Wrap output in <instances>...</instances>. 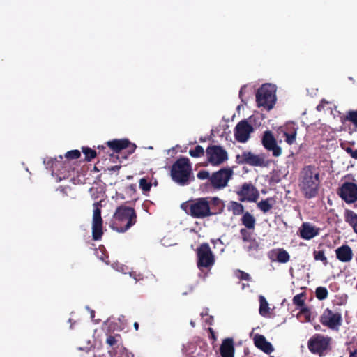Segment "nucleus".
<instances>
[{
	"label": "nucleus",
	"mask_w": 357,
	"mask_h": 357,
	"mask_svg": "<svg viewBox=\"0 0 357 357\" xmlns=\"http://www.w3.org/2000/svg\"><path fill=\"white\" fill-rule=\"evenodd\" d=\"M344 120L352 123L357 127V109L348 111L347 114L344 116Z\"/></svg>",
	"instance_id": "obj_33"
},
{
	"label": "nucleus",
	"mask_w": 357,
	"mask_h": 357,
	"mask_svg": "<svg viewBox=\"0 0 357 357\" xmlns=\"http://www.w3.org/2000/svg\"><path fill=\"white\" fill-rule=\"evenodd\" d=\"M211 210H212L213 215L220 214L225 208L222 200L216 197L211 199Z\"/></svg>",
	"instance_id": "obj_30"
},
{
	"label": "nucleus",
	"mask_w": 357,
	"mask_h": 357,
	"mask_svg": "<svg viewBox=\"0 0 357 357\" xmlns=\"http://www.w3.org/2000/svg\"><path fill=\"white\" fill-rule=\"evenodd\" d=\"M107 144L116 153H119L123 149H127L128 154L133 153L137 147L135 144L131 143L128 139L108 141Z\"/></svg>",
	"instance_id": "obj_18"
},
{
	"label": "nucleus",
	"mask_w": 357,
	"mask_h": 357,
	"mask_svg": "<svg viewBox=\"0 0 357 357\" xmlns=\"http://www.w3.org/2000/svg\"><path fill=\"white\" fill-rule=\"evenodd\" d=\"M344 219L357 234V214L351 210H346Z\"/></svg>",
	"instance_id": "obj_28"
},
{
	"label": "nucleus",
	"mask_w": 357,
	"mask_h": 357,
	"mask_svg": "<svg viewBox=\"0 0 357 357\" xmlns=\"http://www.w3.org/2000/svg\"><path fill=\"white\" fill-rule=\"evenodd\" d=\"M213 320V317L212 316H211L209 317V320L207 321V322L209 324H212V321Z\"/></svg>",
	"instance_id": "obj_52"
},
{
	"label": "nucleus",
	"mask_w": 357,
	"mask_h": 357,
	"mask_svg": "<svg viewBox=\"0 0 357 357\" xmlns=\"http://www.w3.org/2000/svg\"><path fill=\"white\" fill-rule=\"evenodd\" d=\"M298 127L294 122H287L284 126V136L285 137V142L291 145L296 142L297 135Z\"/></svg>",
	"instance_id": "obj_20"
},
{
	"label": "nucleus",
	"mask_w": 357,
	"mask_h": 357,
	"mask_svg": "<svg viewBox=\"0 0 357 357\" xmlns=\"http://www.w3.org/2000/svg\"><path fill=\"white\" fill-rule=\"evenodd\" d=\"M328 292L326 287H318L316 289L315 295L319 300L321 301L326 299L328 297Z\"/></svg>",
	"instance_id": "obj_36"
},
{
	"label": "nucleus",
	"mask_w": 357,
	"mask_h": 357,
	"mask_svg": "<svg viewBox=\"0 0 357 357\" xmlns=\"http://www.w3.org/2000/svg\"><path fill=\"white\" fill-rule=\"evenodd\" d=\"M345 151L347 153H349L353 158L357 159V149L353 150L351 147H347Z\"/></svg>",
	"instance_id": "obj_45"
},
{
	"label": "nucleus",
	"mask_w": 357,
	"mask_h": 357,
	"mask_svg": "<svg viewBox=\"0 0 357 357\" xmlns=\"http://www.w3.org/2000/svg\"><path fill=\"white\" fill-rule=\"evenodd\" d=\"M298 187L305 199L314 198L318 195L320 187L319 169L312 165L305 166L300 172Z\"/></svg>",
	"instance_id": "obj_1"
},
{
	"label": "nucleus",
	"mask_w": 357,
	"mask_h": 357,
	"mask_svg": "<svg viewBox=\"0 0 357 357\" xmlns=\"http://www.w3.org/2000/svg\"><path fill=\"white\" fill-rule=\"evenodd\" d=\"M197 176L198 178L201 179V180H204V179H206V178H209L210 179V174H209V172L206 170H201L199 171L197 174Z\"/></svg>",
	"instance_id": "obj_43"
},
{
	"label": "nucleus",
	"mask_w": 357,
	"mask_h": 357,
	"mask_svg": "<svg viewBox=\"0 0 357 357\" xmlns=\"http://www.w3.org/2000/svg\"><path fill=\"white\" fill-rule=\"evenodd\" d=\"M137 222V213L132 207L121 205L118 206L113 215L111 229L119 233H124Z\"/></svg>",
	"instance_id": "obj_2"
},
{
	"label": "nucleus",
	"mask_w": 357,
	"mask_h": 357,
	"mask_svg": "<svg viewBox=\"0 0 357 357\" xmlns=\"http://www.w3.org/2000/svg\"><path fill=\"white\" fill-rule=\"evenodd\" d=\"M337 193L346 203L353 204L357 201V184L344 182L337 189Z\"/></svg>",
	"instance_id": "obj_13"
},
{
	"label": "nucleus",
	"mask_w": 357,
	"mask_h": 357,
	"mask_svg": "<svg viewBox=\"0 0 357 357\" xmlns=\"http://www.w3.org/2000/svg\"><path fill=\"white\" fill-rule=\"evenodd\" d=\"M301 313L303 314V315H305L307 321L310 320L311 312L308 307H303L301 310Z\"/></svg>",
	"instance_id": "obj_44"
},
{
	"label": "nucleus",
	"mask_w": 357,
	"mask_h": 357,
	"mask_svg": "<svg viewBox=\"0 0 357 357\" xmlns=\"http://www.w3.org/2000/svg\"><path fill=\"white\" fill-rule=\"evenodd\" d=\"M320 229L309 222H303L299 228V236L305 240H310L319 234Z\"/></svg>",
	"instance_id": "obj_19"
},
{
	"label": "nucleus",
	"mask_w": 357,
	"mask_h": 357,
	"mask_svg": "<svg viewBox=\"0 0 357 357\" xmlns=\"http://www.w3.org/2000/svg\"><path fill=\"white\" fill-rule=\"evenodd\" d=\"M313 257L314 260L321 261L324 266L328 264V260L324 250H314Z\"/></svg>",
	"instance_id": "obj_34"
},
{
	"label": "nucleus",
	"mask_w": 357,
	"mask_h": 357,
	"mask_svg": "<svg viewBox=\"0 0 357 357\" xmlns=\"http://www.w3.org/2000/svg\"><path fill=\"white\" fill-rule=\"evenodd\" d=\"M139 188L144 192H149L151 188V183L146 178L139 180Z\"/></svg>",
	"instance_id": "obj_38"
},
{
	"label": "nucleus",
	"mask_w": 357,
	"mask_h": 357,
	"mask_svg": "<svg viewBox=\"0 0 357 357\" xmlns=\"http://www.w3.org/2000/svg\"><path fill=\"white\" fill-rule=\"evenodd\" d=\"M259 312L262 317H266L269 313L268 303L264 296H259Z\"/></svg>",
	"instance_id": "obj_31"
},
{
	"label": "nucleus",
	"mask_w": 357,
	"mask_h": 357,
	"mask_svg": "<svg viewBox=\"0 0 357 357\" xmlns=\"http://www.w3.org/2000/svg\"><path fill=\"white\" fill-rule=\"evenodd\" d=\"M185 212L196 219H204L213 215L211 204L207 197H201L188 201L181 204Z\"/></svg>",
	"instance_id": "obj_4"
},
{
	"label": "nucleus",
	"mask_w": 357,
	"mask_h": 357,
	"mask_svg": "<svg viewBox=\"0 0 357 357\" xmlns=\"http://www.w3.org/2000/svg\"><path fill=\"white\" fill-rule=\"evenodd\" d=\"M82 152L85 155V160L86 161H91L93 159H94L97 156V153L95 150L89 148V147H82Z\"/></svg>",
	"instance_id": "obj_32"
},
{
	"label": "nucleus",
	"mask_w": 357,
	"mask_h": 357,
	"mask_svg": "<svg viewBox=\"0 0 357 357\" xmlns=\"http://www.w3.org/2000/svg\"><path fill=\"white\" fill-rule=\"evenodd\" d=\"M322 325L331 329H337L342 324V316L338 312H333L331 310L326 308L320 317L319 319Z\"/></svg>",
	"instance_id": "obj_15"
},
{
	"label": "nucleus",
	"mask_w": 357,
	"mask_h": 357,
	"mask_svg": "<svg viewBox=\"0 0 357 357\" xmlns=\"http://www.w3.org/2000/svg\"><path fill=\"white\" fill-rule=\"evenodd\" d=\"M331 337L315 334L309 339L307 347L311 353L323 356L331 350Z\"/></svg>",
	"instance_id": "obj_7"
},
{
	"label": "nucleus",
	"mask_w": 357,
	"mask_h": 357,
	"mask_svg": "<svg viewBox=\"0 0 357 357\" xmlns=\"http://www.w3.org/2000/svg\"><path fill=\"white\" fill-rule=\"evenodd\" d=\"M59 160L55 158H48L45 160L47 168H50L52 172H55L60 178H68L71 175V172H74V168L72 167L70 161L63 160L62 155H59Z\"/></svg>",
	"instance_id": "obj_6"
},
{
	"label": "nucleus",
	"mask_w": 357,
	"mask_h": 357,
	"mask_svg": "<svg viewBox=\"0 0 357 357\" xmlns=\"http://www.w3.org/2000/svg\"><path fill=\"white\" fill-rule=\"evenodd\" d=\"M221 357H234L235 348L232 338L228 337L222 340L220 347Z\"/></svg>",
	"instance_id": "obj_22"
},
{
	"label": "nucleus",
	"mask_w": 357,
	"mask_h": 357,
	"mask_svg": "<svg viewBox=\"0 0 357 357\" xmlns=\"http://www.w3.org/2000/svg\"><path fill=\"white\" fill-rule=\"evenodd\" d=\"M293 303L298 307H304L305 305V294L301 293L296 295L293 298Z\"/></svg>",
	"instance_id": "obj_37"
},
{
	"label": "nucleus",
	"mask_w": 357,
	"mask_h": 357,
	"mask_svg": "<svg viewBox=\"0 0 357 357\" xmlns=\"http://www.w3.org/2000/svg\"><path fill=\"white\" fill-rule=\"evenodd\" d=\"M254 128L247 119L239 121L234 128V137L237 142L245 143L250 137Z\"/></svg>",
	"instance_id": "obj_14"
},
{
	"label": "nucleus",
	"mask_w": 357,
	"mask_h": 357,
	"mask_svg": "<svg viewBox=\"0 0 357 357\" xmlns=\"http://www.w3.org/2000/svg\"><path fill=\"white\" fill-rule=\"evenodd\" d=\"M120 168H121L120 165H114V166L111 167L109 169L111 171L115 172V171L119 170Z\"/></svg>",
	"instance_id": "obj_49"
},
{
	"label": "nucleus",
	"mask_w": 357,
	"mask_h": 357,
	"mask_svg": "<svg viewBox=\"0 0 357 357\" xmlns=\"http://www.w3.org/2000/svg\"><path fill=\"white\" fill-rule=\"evenodd\" d=\"M275 96L274 86L271 84H263L257 91L256 102L259 107H263L270 110L275 105Z\"/></svg>",
	"instance_id": "obj_5"
},
{
	"label": "nucleus",
	"mask_w": 357,
	"mask_h": 357,
	"mask_svg": "<svg viewBox=\"0 0 357 357\" xmlns=\"http://www.w3.org/2000/svg\"><path fill=\"white\" fill-rule=\"evenodd\" d=\"M116 356L117 355L113 354L112 351H109L107 354H102V355L100 354L98 356L94 355L93 357H116Z\"/></svg>",
	"instance_id": "obj_46"
},
{
	"label": "nucleus",
	"mask_w": 357,
	"mask_h": 357,
	"mask_svg": "<svg viewBox=\"0 0 357 357\" xmlns=\"http://www.w3.org/2000/svg\"><path fill=\"white\" fill-rule=\"evenodd\" d=\"M250 245L247 248V251L249 252H257L259 248V244L256 239H254L249 242Z\"/></svg>",
	"instance_id": "obj_41"
},
{
	"label": "nucleus",
	"mask_w": 357,
	"mask_h": 357,
	"mask_svg": "<svg viewBox=\"0 0 357 357\" xmlns=\"http://www.w3.org/2000/svg\"><path fill=\"white\" fill-rule=\"evenodd\" d=\"M192 166L190 160L186 157L177 159L172 165L170 176L172 179L180 185H188L194 177H192Z\"/></svg>",
	"instance_id": "obj_3"
},
{
	"label": "nucleus",
	"mask_w": 357,
	"mask_h": 357,
	"mask_svg": "<svg viewBox=\"0 0 357 357\" xmlns=\"http://www.w3.org/2000/svg\"><path fill=\"white\" fill-rule=\"evenodd\" d=\"M94 314V311H92V312H91V317H93V316H94V314Z\"/></svg>",
	"instance_id": "obj_53"
},
{
	"label": "nucleus",
	"mask_w": 357,
	"mask_h": 357,
	"mask_svg": "<svg viewBox=\"0 0 357 357\" xmlns=\"http://www.w3.org/2000/svg\"><path fill=\"white\" fill-rule=\"evenodd\" d=\"M133 326L136 331L139 329V324L137 322H135Z\"/></svg>",
	"instance_id": "obj_51"
},
{
	"label": "nucleus",
	"mask_w": 357,
	"mask_h": 357,
	"mask_svg": "<svg viewBox=\"0 0 357 357\" xmlns=\"http://www.w3.org/2000/svg\"><path fill=\"white\" fill-rule=\"evenodd\" d=\"M100 148H101V149H105V147H104L103 146H98V149H100Z\"/></svg>",
	"instance_id": "obj_54"
},
{
	"label": "nucleus",
	"mask_w": 357,
	"mask_h": 357,
	"mask_svg": "<svg viewBox=\"0 0 357 357\" xmlns=\"http://www.w3.org/2000/svg\"><path fill=\"white\" fill-rule=\"evenodd\" d=\"M254 343L258 349L267 354H270L274 350L272 344L266 340L263 335H256L254 337Z\"/></svg>",
	"instance_id": "obj_23"
},
{
	"label": "nucleus",
	"mask_w": 357,
	"mask_h": 357,
	"mask_svg": "<svg viewBox=\"0 0 357 357\" xmlns=\"http://www.w3.org/2000/svg\"><path fill=\"white\" fill-rule=\"evenodd\" d=\"M240 202H257L259 197L257 188L251 183H244L236 191Z\"/></svg>",
	"instance_id": "obj_12"
},
{
	"label": "nucleus",
	"mask_w": 357,
	"mask_h": 357,
	"mask_svg": "<svg viewBox=\"0 0 357 357\" xmlns=\"http://www.w3.org/2000/svg\"><path fill=\"white\" fill-rule=\"evenodd\" d=\"M208 331L210 333L211 338L213 339L214 341L216 340V335L215 334V331H213V329L212 328H208Z\"/></svg>",
	"instance_id": "obj_47"
},
{
	"label": "nucleus",
	"mask_w": 357,
	"mask_h": 357,
	"mask_svg": "<svg viewBox=\"0 0 357 357\" xmlns=\"http://www.w3.org/2000/svg\"><path fill=\"white\" fill-rule=\"evenodd\" d=\"M349 357H357V349L353 351H349Z\"/></svg>",
	"instance_id": "obj_48"
},
{
	"label": "nucleus",
	"mask_w": 357,
	"mask_h": 357,
	"mask_svg": "<svg viewBox=\"0 0 357 357\" xmlns=\"http://www.w3.org/2000/svg\"><path fill=\"white\" fill-rule=\"evenodd\" d=\"M238 164H247L251 166L263 167L265 165L264 158L261 155H255L250 151H243L236 156Z\"/></svg>",
	"instance_id": "obj_16"
},
{
	"label": "nucleus",
	"mask_w": 357,
	"mask_h": 357,
	"mask_svg": "<svg viewBox=\"0 0 357 357\" xmlns=\"http://www.w3.org/2000/svg\"><path fill=\"white\" fill-rule=\"evenodd\" d=\"M106 343L109 345L112 348L110 351L114 355H119V351H120V349H126L121 343V337L120 335H109L106 339ZM121 352H119L120 354Z\"/></svg>",
	"instance_id": "obj_24"
},
{
	"label": "nucleus",
	"mask_w": 357,
	"mask_h": 357,
	"mask_svg": "<svg viewBox=\"0 0 357 357\" xmlns=\"http://www.w3.org/2000/svg\"><path fill=\"white\" fill-rule=\"evenodd\" d=\"M189 154L192 158H199L204 155V150L200 145H197L194 149L189 151Z\"/></svg>",
	"instance_id": "obj_35"
},
{
	"label": "nucleus",
	"mask_w": 357,
	"mask_h": 357,
	"mask_svg": "<svg viewBox=\"0 0 357 357\" xmlns=\"http://www.w3.org/2000/svg\"><path fill=\"white\" fill-rule=\"evenodd\" d=\"M80 155H81V153L79 150H72V151H68L66 153L65 157H66V159L67 161H70V160L79 158L80 157Z\"/></svg>",
	"instance_id": "obj_40"
},
{
	"label": "nucleus",
	"mask_w": 357,
	"mask_h": 357,
	"mask_svg": "<svg viewBox=\"0 0 357 357\" xmlns=\"http://www.w3.org/2000/svg\"><path fill=\"white\" fill-rule=\"evenodd\" d=\"M206 153L208 162L213 166L220 165L228 160L227 151L220 146H208Z\"/></svg>",
	"instance_id": "obj_10"
},
{
	"label": "nucleus",
	"mask_w": 357,
	"mask_h": 357,
	"mask_svg": "<svg viewBox=\"0 0 357 357\" xmlns=\"http://www.w3.org/2000/svg\"><path fill=\"white\" fill-rule=\"evenodd\" d=\"M232 175L233 171L231 168H222L211 174L210 183L215 189H222L227 185L228 181Z\"/></svg>",
	"instance_id": "obj_9"
},
{
	"label": "nucleus",
	"mask_w": 357,
	"mask_h": 357,
	"mask_svg": "<svg viewBox=\"0 0 357 357\" xmlns=\"http://www.w3.org/2000/svg\"><path fill=\"white\" fill-rule=\"evenodd\" d=\"M261 143L266 150L272 151L274 157H278L282 154V149L278 146L276 139L271 131L266 130L264 132Z\"/></svg>",
	"instance_id": "obj_17"
},
{
	"label": "nucleus",
	"mask_w": 357,
	"mask_h": 357,
	"mask_svg": "<svg viewBox=\"0 0 357 357\" xmlns=\"http://www.w3.org/2000/svg\"><path fill=\"white\" fill-rule=\"evenodd\" d=\"M276 257L275 260L280 263H287L289 261L290 256L287 251L283 248L272 250L268 252V257L271 260L274 261L273 257Z\"/></svg>",
	"instance_id": "obj_25"
},
{
	"label": "nucleus",
	"mask_w": 357,
	"mask_h": 357,
	"mask_svg": "<svg viewBox=\"0 0 357 357\" xmlns=\"http://www.w3.org/2000/svg\"><path fill=\"white\" fill-rule=\"evenodd\" d=\"M197 262L199 269L211 268L215 264L214 255L207 243H202L197 248Z\"/></svg>",
	"instance_id": "obj_8"
},
{
	"label": "nucleus",
	"mask_w": 357,
	"mask_h": 357,
	"mask_svg": "<svg viewBox=\"0 0 357 357\" xmlns=\"http://www.w3.org/2000/svg\"><path fill=\"white\" fill-rule=\"evenodd\" d=\"M240 234L241 235V238L243 242H250L255 239L252 236V234L248 231V229L241 228L240 229Z\"/></svg>",
	"instance_id": "obj_39"
},
{
	"label": "nucleus",
	"mask_w": 357,
	"mask_h": 357,
	"mask_svg": "<svg viewBox=\"0 0 357 357\" xmlns=\"http://www.w3.org/2000/svg\"><path fill=\"white\" fill-rule=\"evenodd\" d=\"M227 210L235 216L244 213V206L241 203L236 201H230L227 204Z\"/></svg>",
	"instance_id": "obj_29"
},
{
	"label": "nucleus",
	"mask_w": 357,
	"mask_h": 357,
	"mask_svg": "<svg viewBox=\"0 0 357 357\" xmlns=\"http://www.w3.org/2000/svg\"><path fill=\"white\" fill-rule=\"evenodd\" d=\"M336 258L341 262H349L353 257V251L348 245H342L335 250Z\"/></svg>",
	"instance_id": "obj_21"
},
{
	"label": "nucleus",
	"mask_w": 357,
	"mask_h": 357,
	"mask_svg": "<svg viewBox=\"0 0 357 357\" xmlns=\"http://www.w3.org/2000/svg\"><path fill=\"white\" fill-rule=\"evenodd\" d=\"M275 199L273 197H268L262 199L257 203V207L263 213H268L272 208L275 203Z\"/></svg>",
	"instance_id": "obj_27"
},
{
	"label": "nucleus",
	"mask_w": 357,
	"mask_h": 357,
	"mask_svg": "<svg viewBox=\"0 0 357 357\" xmlns=\"http://www.w3.org/2000/svg\"><path fill=\"white\" fill-rule=\"evenodd\" d=\"M241 224L245 229L253 230L256 225V219L250 212L246 211L242 215L241 218Z\"/></svg>",
	"instance_id": "obj_26"
},
{
	"label": "nucleus",
	"mask_w": 357,
	"mask_h": 357,
	"mask_svg": "<svg viewBox=\"0 0 357 357\" xmlns=\"http://www.w3.org/2000/svg\"><path fill=\"white\" fill-rule=\"evenodd\" d=\"M100 202L93 204V213L92 221V238L94 241H99L103 235L102 223L103 220L101 217Z\"/></svg>",
	"instance_id": "obj_11"
},
{
	"label": "nucleus",
	"mask_w": 357,
	"mask_h": 357,
	"mask_svg": "<svg viewBox=\"0 0 357 357\" xmlns=\"http://www.w3.org/2000/svg\"><path fill=\"white\" fill-rule=\"evenodd\" d=\"M236 275L241 280L250 281L251 280V277L248 273L241 270L237 271Z\"/></svg>",
	"instance_id": "obj_42"
},
{
	"label": "nucleus",
	"mask_w": 357,
	"mask_h": 357,
	"mask_svg": "<svg viewBox=\"0 0 357 357\" xmlns=\"http://www.w3.org/2000/svg\"><path fill=\"white\" fill-rule=\"evenodd\" d=\"M245 86H243V87H241V90H240V91H239V96H240V98H241V97H242L243 91V90H244V89H245Z\"/></svg>",
	"instance_id": "obj_50"
}]
</instances>
